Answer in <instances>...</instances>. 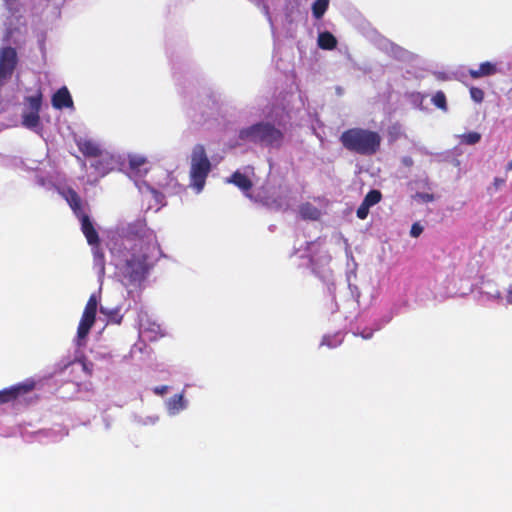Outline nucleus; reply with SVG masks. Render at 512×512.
I'll return each instance as SVG.
<instances>
[{"label": "nucleus", "instance_id": "f257e3e1", "mask_svg": "<svg viewBox=\"0 0 512 512\" xmlns=\"http://www.w3.org/2000/svg\"><path fill=\"white\" fill-rule=\"evenodd\" d=\"M340 142L350 152L372 156L380 150L382 138L376 131L354 127L341 134Z\"/></svg>", "mask_w": 512, "mask_h": 512}, {"label": "nucleus", "instance_id": "f03ea898", "mask_svg": "<svg viewBox=\"0 0 512 512\" xmlns=\"http://www.w3.org/2000/svg\"><path fill=\"white\" fill-rule=\"evenodd\" d=\"M124 261L120 267L122 276L130 283H141L152 268L150 258L157 250H134L125 247Z\"/></svg>", "mask_w": 512, "mask_h": 512}, {"label": "nucleus", "instance_id": "7ed1b4c3", "mask_svg": "<svg viewBox=\"0 0 512 512\" xmlns=\"http://www.w3.org/2000/svg\"><path fill=\"white\" fill-rule=\"evenodd\" d=\"M211 171V162L207 156L205 147L197 144L193 147L190 160V186L197 193L205 186L206 179Z\"/></svg>", "mask_w": 512, "mask_h": 512}, {"label": "nucleus", "instance_id": "20e7f679", "mask_svg": "<svg viewBox=\"0 0 512 512\" xmlns=\"http://www.w3.org/2000/svg\"><path fill=\"white\" fill-rule=\"evenodd\" d=\"M128 239L125 247L134 250H158L156 237L144 221H136L128 226Z\"/></svg>", "mask_w": 512, "mask_h": 512}, {"label": "nucleus", "instance_id": "39448f33", "mask_svg": "<svg viewBox=\"0 0 512 512\" xmlns=\"http://www.w3.org/2000/svg\"><path fill=\"white\" fill-rule=\"evenodd\" d=\"M239 138L241 140H249L254 143L272 146L280 143L283 134L269 123H258L242 129L239 133Z\"/></svg>", "mask_w": 512, "mask_h": 512}, {"label": "nucleus", "instance_id": "423d86ee", "mask_svg": "<svg viewBox=\"0 0 512 512\" xmlns=\"http://www.w3.org/2000/svg\"><path fill=\"white\" fill-rule=\"evenodd\" d=\"M17 62V52L14 48L8 46L0 50V84L11 77Z\"/></svg>", "mask_w": 512, "mask_h": 512}, {"label": "nucleus", "instance_id": "0eeeda50", "mask_svg": "<svg viewBox=\"0 0 512 512\" xmlns=\"http://www.w3.org/2000/svg\"><path fill=\"white\" fill-rule=\"evenodd\" d=\"M36 383L33 379H28L9 388L0 390V405L12 402L19 396L26 395L35 389Z\"/></svg>", "mask_w": 512, "mask_h": 512}, {"label": "nucleus", "instance_id": "6e6552de", "mask_svg": "<svg viewBox=\"0 0 512 512\" xmlns=\"http://www.w3.org/2000/svg\"><path fill=\"white\" fill-rule=\"evenodd\" d=\"M60 195L66 200L77 218L87 214L85 208L88 207V203L83 201L81 196L73 188H64L60 191Z\"/></svg>", "mask_w": 512, "mask_h": 512}, {"label": "nucleus", "instance_id": "1a4fd4ad", "mask_svg": "<svg viewBox=\"0 0 512 512\" xmlns=\"http://www.w3.org/2000/svg\"><path fill=\"white\" fill-rule=\"evenodd\" d=\"M81 225V231L84 234L87 243L90 246H98L100 244V238L94 224L88 214L82 215L77 218Z\"/></svg>", "mask_w": 512, "mask_h": 512}, {"label": "nucleus", "instance_id": "9d476101", "mask_svg": "<svg viewBox=\"0 0 512 512\" xmlns=\"http://www.w3.org/2000/svg\"><path fill=\"white\" fill-rule=\"evenodd\" d=\"M148 161L147 158L140 154H130L128 155V165L130 172L136 176L145 175L149 168L147 167Z\"/></svg>", "mask_w": 512, "mask_h": 512}, {"label": "nucleus", "instance_id": "9b49d317", "mask_svg": "<svg viewBox=\"0 0 512 512\" xmlns=\"http://www.w3.org/2000/svg\"><path fill=\"white\" fill-rule=\"evenodd\" d=\"M52 106L56 109L70 108L73 100L67 87L58 89L52 96Z\"/></svg>", "mask_w": 512, "mask_h": 512}, {"label": "nucleus", "instance_id": "f8f14e48", "mask_svg": "<svg viewBox=\"0 0 512 512\" xmlns=\"http://www.w3.org/2000/svg\"><path fill=\"white\" fill-rule=\"evenodd\" d=\"M91 164L95 171L101 176L106 175L113 168V157L107 152L102 151L101 156Z\"/></svg>", "mask_w": 512, "mask_h": 512}, {"label": "nucleus", "instance_id": "ddd939ff", "mask_svg": "<svg viewBox=\"0 0 512 512\" xmlns=\"http://www.w3.org/2000/svg\"><path fill=\"white\" fill-rule=\"evenodd\" d=\"M79 151L85 157H98L101 156V152L103 151L100 146L90 139H80L76 142Z\"/></svg>", "mask_w": 512, "mask_h": 512}, {"label": "nucleus", "instance_id": "4468645a", "mask_svg": "<svg viewBox=\"0 0 512 512\" xmlns=\"http://www.w3.org/2000/svg\"><path fill=\"white\" fill-rule=\"evenodd\" d=\"M497 71L498 69L496 64L486 61L481 63L478 69H469L468 74L471 78L478 79L481 77L495 75Z\"/></svg>", "mask_w": 512, "mask_h": 512}, {"label": "nucleus", "instance_id": "2eb2a0df", "mask_svg": "<svg viewBox=\"0 0 512 512\" xmlns=\"http://www.w3.org/2000/svg\"><path fill=\"white\" fill-rule=\"evenodd\" d=\"M299 214L304 220L317 221L321 217V211L313 204L306 202L300 205Z\"/></svg>", "mask_w": 512, "mask_h": 512}, {"label": "nucleus", "instance_id": "dca6fc26", "mask_svg": "<svg viewBox=\"0 0 512 512\" xmlns=\"http://www.w3.org/2000/svg\"><path fill=\"white\" fill-rule=\"evenodd\" d=\"M317 43L323 50H333L337 46V39L332 33L324 31L319 33Z\"/></svg>", "mask_w": 512, "mask_h": 512}, {"label": "nucleus", "instance_id": "f3484780", "mask_svg": "<svg viewBox=\"0 0 512 512\" xmlns=\"http://www.w3.org/2000/svg\"><path fill=\"white\" fill-rule=\"evenodd\" d=\"M228 182L233 183L243 191H248L252 188V181L239 171L234 172Z\"/></svg>", "mask_w": 512, "mask_h": 512}, {"label": "nucleus", "instance_id": "a211bd4d", "mask_svg": "<svg viewBox=\"0 0 512 512\" xmlns=\"http://www.w3.org/2000/svg\"><path fill=\"white\" fill-rule=\"evenodd\" d=\"M100 313L107 317V322L112 324H121L123 315L120 312V308L109 309L106 307H100Z\"/></svg>", "mask_w": 512, "mask_h": 512}, {"label": "nucleus", "instance_id": "6ab92c4d", "mask_svg": "<svg viewBox=\"0 0 512 512\" xmlns=\"http://www.w3.org/2000/svg\"><path fill=\"white\" fill-rule=\"evenodd\" d=\"M22 124L29 129L37 128L40 125V116L37 112L24 113L22 116Z\"/></svg>", "mask_w": 512, "mask_h": 512}, {"label": "nucleus", "instance_id": "aec40b11", "mask_svg": "<svg viewBox=\"0 0 512 512\" xmlns=\"http://www.w3.org/2000/svg\"><path fill=\"white\" fill-rule=\"evenodd\" d=\"M93 251V261L94 265L99 268L101 273H104L105 270V254L103 250L100 248V244L98 246H92Z\"/></svg>", "mask_w": 512, "mask_h": 512}, {"label": "nucleus", "instance_id": "412c9836", "mask_svg": "<svg viewBox=\"0 0 512 512\" xmlns=\"http://www.w3.org/2000/svg\"><path fill=\"white\" fill-rule=\"evenodd\" d=\"M329 6V0H315L312 4V14L316 19H321Z\"/></svg>", "mask_w": 512, "mask_h": 512}, {"label": "nucleus", "instance_id": "4be33fe9", "mask_svg": "<svg viewBox=\"0 0 512 512\" xmlns=\"http://www.w3.org/2000/svg\"><path fill=\"white\" fill-rule=\"evenodd\" d=\"M94 324L85 321L83 319L80 320L78 328H77V339H78V345H81L80 341L84 340L87 335L90 332V329L92 328Z\"/></svg>", "mask_w": 512, "mask_h": 512}, {"label": "nucleus", "instance_id": "5701e85b", "mask_svg": "<svg viewBox=\"0 0 512 512\" xmlns=\"http://www.w3.org/2000/svg\"><path fill=\"white\" fill-rule=\"evenodd\" d=\"M26 102L28 103L31 112L39 113L42 105V93L38 91L36 95L27 97Z\"/></svg>", "mask_w": 512, "mask_h": 512}, {"label": "nucleus", "instance_id": "b1692460", "mask_svg": "<svg viewBox=\"0 0 512 512\" xmlns=\"http://www.w3.org/2000/svg\"><path fill=\"white\" fill-rule=\"evenodd\" d=\"M431 101L440 110L444 112L448 110L446 95L443 91H437L432 97Z\"/></svg>", "mask_w": 512, "mask_h": 512}, {"label": "nucleus", "instance_id": "393cba45", "mask_svg": "<svg viewBox=\"0 0 512 512\" xmlns=\"http://www.w3.org/2000/svg\"><path fill=\"white\" fill-rule=\"evenodd\" d=\"M381 199H382V193L379 190L372 189L366 194L363 201L369 207H372V206L378 204L381 201Z\"/></svg>", "mask_w": 512, "mask_h": 512}, {"label": "nucleus", "instance_id": "a878e982", "mask_svg": "<svg viewBox=\"0 0 512 512\" xmlns=\"http://www.w3.org/2000/svg\"><path fill=\"white\" fill-rule=\"evenodd\" d=\"M481 139V135L478 132H468L462 135V143L467 145H474Z\"/></svg>", "mask_w": 512, "mask_h": 512}, {"label": "nucleus", "instance_id": "bb28decb", "mask_svg": "<svg viewBox=\"0 0 512 512\" xmlns=\"http://www.w3.org/2000/svg\"><path fill=\"white\" fill-rule=\"evenodd\" d=\"M169 408L173 410H180L184 407V399L181 394H175L169 399Z\"/></svg>", "mask_w": 512, "mask_h": 512}, {"label": "nucleus", "instance_id": "cd10ccee", "mask_svg": "<svg viewBox=\"0 0 512 512\" xmlns=\"http://www.w3.org/2000/svg\"><path fill=\"white\" fill-rule=\"evenodd\" d=\"M401 125L398 123L393 124L388 129L389 141H396L402 136Z\"/></svg>", "mask_w": 512, "mask_h": 512}, {"label": "nucleus", "instance_id": "c85d7f7f", "mask_svg": "<svg viewBox=\"0 0 512 512\" xmlns=\"http://www.w3.org/2000/svg\"><path fill=\"white\" fill-rule=\"evenodd\" d=\"M470 96L476 103H481L484 100V91L478 87H471Z\"/></svg>", "mask_w": 512, "mask_h": 512}, {"label": "nucleus", "instance_id": "c756f323", "mask_svg": "<svg viewBox=\"0 0 512 512\" xmlns=\"http://www.w3.org/2000/svg\"><path fill=\"white\" fill-rule=\"evenodd\" d=\"M85 312L92 313L96 315L97 312V299L95 295H91L86 303V306L84 308Z\"/></svg>", "mask_w": 512, "mask_h": 512}, {"label": "nucleus", "instance_id": "7c9ffc66", "mask_svg": "<svg viewBox=\"0 0 512 512\" xmlns=\"http://www.w3.org/2000/svg\"><path fill=\"white\" fill-rule=\"evenodd\" d=\"M369 209L370 207L364 201H362L356 211L357 217L361 220L366 219L369 214Z\"/></svg>", "mask_w": 512, "mask_h": 512}, {"label": "nucleus", "instance_id": "2f4dec72", "mask_svg": "<svg viewBox=\"0 0 512 512\" xmlns=\"http://www.w3.org/2000/svg\"><path fill=\"white\" fill-rule=\"evenodd\" d=\"M423 232V227L419 223H414L410 230L412 237H418Z\"/></svg>", "mask_w": 512, "mask_h": 512}, {"label": "nucleus", "instance_id": "473e14b6", "mask_svg": "<svg viewBox=\"0 0 512 512\" xmlns=\"http://www.w3.org/2000/svg\"><path fill=\"white\" fill-rule=\"evenodd\" d=\"M81 319L94 324L95 323V319H96V315L83 311Z\"/></svg>", "mask_w": 512, "mask_h": 512}, {"label": "nucleus", "instance_id": "72a5a7b5", "mask_svg": "<svg viewBox=\"0 0 512 512\" xmlns=\"http://www.w3.org/2000/svg\"><path fill=\"white\" fill-rule=\"evenodd\" d=\"M401 162L402 164L405 166V167H412L413 164H414V161L413 159L410 157V156H404L402 159H401Z\"/></svg>", "mask_w": 512, "mask_h": 512}, {"label": "nucleus", "instance_id": "f704fd0d", "mask_svg": "<svg viewBox=\"0 0 512 512\" xmlns=\"http://www.w3.org/2000/svg\"><path fill=\"white\" fill-rule=\"evenodd\" d=\"M419 197L425 201V202H431L434 200V196L433 194H429V193H421L419 194Z\"/></svg>", "mask_w": 512, "mask_h": 512}, {"label": "nucleus", "instance_id": "c9c22d12", "mask_svg": "<svg viewBox=\"0 0 512 512\" xmlns=\"http://www.w3.org/2000/svg\"><path fill=\"white\" fill-rule=\"evenodd\" d=\"M504 183H505V179H503V178H498V177H496V178L494 179V182H493V184H494V186H495V188H496V189H499L501 186H503V185H504Z\"/></svg>", "mask_w": 512, "mask_h": 512}, {"label": "nucleus", "instance_id": "e433bc0d", "mask_svg": "<svg viewBox=\"0 0 512 512\" xmlns=\"http://www.w3.org/2000/svg\"><path fill=\"white\" fill-rule=\"evenodd\" d=\"M274 59H275L276 67L279 70H283L284 71L285 70V65L282 63L283 62L282 59L281 58L277 59L276 58V54L274 55Z\"/></svg>", "mask_w": 512, "mask_h": 512}, {"label": "nucleus", "instance_id": "4c0bfd02", "mask_svg": "<svg viewBox=\"0 0 512 512\" xmlns=\"http://www.w3.org/2000/svg\"><path fill=\"white\" fill-rule=\"evenodd\" d=\"M322 345H326L330 348L335 347L337 344H332L329 337H324L322 340Z\"/></svg>", "mask_w": 512, "mask_h": 512}, {"label": "nucleus", "instance_id": "58836bf2", "mask_svg": "<svg viewBox=\"0 0 512 512\" xmlns=\"http://www.w3.org/2000/svg\"><path fill=\"white\" fill-rule=\"evenodd\" d=\"M6 5H7V8L9 10H13L15 8V4H16V1L17 0H4Z\"/></svg>", "mask_w": 512, "mask_h": 512}, {"label": "nucleus", "instance_id": "ea45409f", "mask_svg": "<svg viewBox=\"0 0 512 512\" xmlns=\"http://www.w3.org/2000/svg\"><path fill=\"white\" fill-rule=\"evenodd\" d=\"M372 335H373L372 331H366V330H364V331H362V332L360 333V336H361L363 339H370V338L372 337Z\"/></svg>", "mask_w": 512, "mask_h": 512}, {"label": "nucleus", "instance_id": "a19ab883", "mask_svg": "<svg viewBox=\"0 0 512 512\" xmlns=\"http://www.w3.org/2000/svg\"><path fill=\"white\" fill-rule=\"evenodd\" d=\"M167 391V386L157 387L155 388V392L163 395Z\"/></svg>", "mask_w": 512, "mask_h": 512}, {"label": "nucleus", "instance_id": "79ce46f5", "mask_svg": "<svg viewBox=\"0 0 512 512\" xmlns=\"http://www.w3.org/2000/svg\"><path fill=\"white\" fill-rule=\"evenodd\" d=\"M12 33H13V30L12 29H8L6 34H5L4 41L9 42L11 37H12Z\"/></svg>", "mask_w": 512, "mask_h": 512}, {"label": "nucleus", "instance_id": "37998d69", "mask_svg": "<svg viewBox=\"0 0 512 512\" xmlns=\"http://www.w3.org/2000/svg\"><path fill=\"white\" fill-rule=\"evenodd\" d=\"M507 302L509 304H512V288L509 290L508 292V295H507Z\"/></svg>", "mask_w": 512, "mask_h": 512}, {"label": "nucleus", "instance_id": "c03bdc74", "mask_svg": "<svg viewBox=\"0 0 512 512\" xmlns=\"http://www.w3.org/2000/svg\"><path fill=\"white\" fill-rule=\"evenodd\" d=\"M506 170L507 171H511L512 170V160L507 164Z\"/></svg>", "mask_w": 512, "mask_h": 512}]
</instances>
